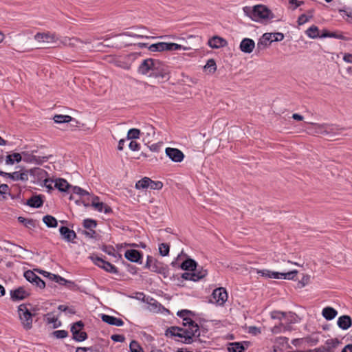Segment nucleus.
Segmentation results:
<instances>
[{"instance_id": "nucleus-40", "label": "nucleus", "mask_w": 352, "mask_h": 352, "mask_svg": "<svg viewBox=\"0 0 352 352\" xmlns=\"http://www.w3.org/2000/svg\"><path fill=\"white\" fill-rule=\"evenodd\" d=\"M23 276L25 279L31 283H34L35 280H38V276L32 270L25 271Z\"/></svg>"}, {"instance_id": "nucleus-8", "label": "nucleus", "mask_w": 352, "mask_h": 352, "mask_svg": "<svg viewBox=\"0 0 352 352\" xmlns=\"http://www.w3.org/2000/svg\"><path fill=\"white\" fill-rule=\"evenodd\" d=\"M211 302L213 300L219 305H223L228 299V294L225 288L219 287L214 289L212 294Z\"/></svg>"}, {"instance_id": "nucleus-22", "label": "nucleus", "mask_w": 352, "mask_h": 352, "mask_svg": "<svg viewBox=\"0 0 352 352\" xmlns=\"http://www.w3.org/2000/svg\"><path fill=\"white\" fill-rule=\"evenodd\" d=\"M54 188H57L60 192H66L72 186L69 184L66 179L63 178H58L54 180Z\"/></svg>"}, {"instance_id": "nucleus-2", "label": "nucleus", "mask_w": 352, "mask_h": 352, "mask_svg": "<svg viewBox=\"0 0 352 352\" xmlns=\"http://www.w3.org/2000/svg\"><path fill=\"white\" fill-rule=\"evenodd\" d=\"M243 11L247 16L256 22H263L274 18L272 11L263 5H256L253 8L244 7Z\"/></svg>"}, {"instance_id": "nucleus-53", "label": "nucleus", "mask_w": 352, "mask_h": 352, "mask_svg": "<svg viewBox=\"0 0 352 352\" xmlns=\"http://www.w3.org/2000/svg\"><path fill=\"white\" fill-rule=\"evenodd\" d=\"M286 316V313L280 311H274L271 313V317L273 319L283 320Z\"/></svg>"}, {"instance_id": "nucleus-5", "label": "nucleus", "mask_w": 352, "mask_h": 352, "mask_svg": "<svg viewBox=\"0 0 352 352\" xmlns=\"http://www.w3.org/2000/svg\"><path fill=\"white\" fill-rule=\"evenodd\" d=\"M311 126L307 129L309 131V133L313 135H327L330 137L332 136V134H336V130L337 129L332 125H327V124H319L316 123H310Z\"/></svg>"}, {"instance_id": "nucleus-33", "label": "nucleus", "mask_w": 352, "mask_h": 352, "mask_svg": "<svg viewBox=\"0 0 352 352\" xmlns=\"http://www.w3.org/2000/svg\"><path fill=\"white\" fill-rule=\"evenodd\" d=\"M306 34L311 38H316L320 37L318 28L316 25H311L306 30Z\"/></svg>"}, {"instance_id": "nucleus-14", "label": "nucleus", "mask_w": 352, "mask_h": 352, "mask_svg": "<svg viewBox=\"0 0 352 352\" xmlns=\"http://www.w3.org/2000/svg\"><path fill=\"white\" fill-rule=\"evenodd\" d=\"M270 37L271 35L270 34V33H265L259 38L256 45V50L258 52L265 50L272 43V40L271 39Z\"/></svg>"}, {"instance_id": "nucleus-20", "label": "nucleus", "mask_w": 352, "mask_h": 352, "mask_svg": "<svg viewBox=\"0 0 352 352\" xmlns=\"http://www.w3.org/2000/svg\"><path fill=\"white\" fill-rule=\"evenodd\" d=\"M337 324L340 329L346 330L352 326V319L348 315H343L338 318Z\"/></svg>"}, {"instance_id": "nucleus-48", "label": "nucleus", "mask_w": 352, "mask_h": 352, "mask_svg": "<svg viewBox=\"0 0 352 352\" xmlns=\"http://www.w3.org/2000/svg\"><path fill=\"white\" fill-rule=\"evenodd\" d=\"M180 50H186V47L175 43H167V51H176Z\"/></svg>"}, {"instance_id": "nucleus-49", "label": "nucleus", "mask_w": 352, "mask_h": 352, "mask_svg": "<svg viewBox=\"0 0 352 352\" xmlns=\"http://www.w3.org/2000/svg\"><path fill=\"white\" fill-rule=\"evenodd\" d=\"M298 271L294 270L288 272H281V278L283 279L293 280L296 275L297 274Z\"/></svg>"}, {"instance_id": "nucleus-55", "label": "nucleus", "mask_w": 352, "mask_h": 352, "mask_svg": "<svg viewBox=\"0 0 352 352\" xmlns=\"http://www.w3.org/2000/svg\"><path fill=\"white\" fill-rule=\"evenodd\" d=\"M129 143L128 144V146L131 151H138L140 148V144H139L136 140H129Z\"/></svg>"}, {"instance_id": "nucleus-29", "label": "nucleus", "mask_w": 352, "mask_h": 352, "mask_svg": "<svg viewBox=\"0 0 352 352\" xmlns=\"http://www.w3.org/2000/svg\"><path fill=\"white\" fill-rule=\"evenodd\" d=\"M148 50L153 52L167 51V43L159 42L152 44L148 47Z\"/></svg>"}, {"instance_id": "nucleus-46", "label": "nucleus", "mask_w": 352, "mask_h": 352, "mask_svg": "<svg viewBox=\"0 0 352 352\" xmlns=\"http://www.w3.org/2000/svg\"><path fill=\"white\" fill-rule=\"evenodd\" d=\"M129 349L131 352H144L142 346L135 340H132L131 342L129 344Z\"/></svg>"}, {"instance_id": "nucleus-24", "label": "nucleus", "mask_w": 352, "mask_h": 352, "mask_svg": "<svg viewBox=\"0 0 352 352\" xmlns=\"http://www.w3.org/2000/svg\"><path fill=\"white\" fill-rule=\"evenodd\" d=\"M197 263L192 258L188 257L184 261L181 265L180 268L185 271H192L196 269Z\"/></svg>"}, {"instance_id": "nucleus-27", "label": "nucleus", "mask_w": 352, "mask_h": 352, "mask_svg": "<svg viewBox=\"0 0 352 352\" xmlns=\"http://www.w3.org/2000/svg\"><path fill=\"white\" fill-rule=\"evenodd\" d=\"M64 45L71 46V47H78L80 44H82L83 42L80 41L78 38H69L65 37L61 41Z\"/></svg>"}, {"instance_id": "nucleus-37", "label": "nucleus", "mask_w": 352, "mask_h": 352, "mask_svg": "<svg viewBox=\"0 0 352 352\" xmlns=\"http://www.w3.org/2000/svg\"><path fill=\"white\" fill-rule=\"evenodd\" d=\"M52 276L51 280L55 281L56 283H58V284H60L61 285H65L67 283H69V284H71V285H74V282L73 281L66 280L65 278L60 276L59 275H56V274H53Z\"/></svg>"}, {"instance_id": "nucleus-11", "label": "nucleus", "mask_w": 352, "mask_h": 352, "mask_svg": "<svg viewBox=\"0 0 352 352\" xmlns=\"http://www.w3.org/2000/svg\"><path fill=\"white\" fill-rule=\"evenodd\" d=\"M250 344L248 341L230 342L227 349L229 352H245Z\"/></svg>"}, {"instance_id": "nucleus-17", "label": "nucleus", "mask_w": 352, "mask_h": 352, "mask_svg": "<svg viewBox=\"0 0 352 352\" xmlns=\"http://www.w3.org/2000/svg\"><path fill=\"white\" fill-rule=\"evenodd\" d=\"M254 41L252 39L248 38H243L241 41L239 46V48L241 50V52L247 54L251 53L254 49Z\"/></svg>"}, {"instance_id": "nucleus-39", "label": "nucleus", "mask_w": 352, "mask_h": 352, "mask_svg": "<svg viewBox=\"0 0 352 352\" xmlns=\"http://www.w3.org/2000/svg\"><path fill=\"white\" fill-rule=\"evenodd\" d=\"M308 12L310 14L309 15L302 14L300 16H299V17L298 19V24L299 25H302L306 23L313 17L312 10H309Z\"/></svg>"}, {"instance_id": "nucleus-3", "label": "nucleus", "mask_w": 352, "mask_h": 352, "mask_svg": "<svg viewBox=\"0 0 352 352\" xmlns=\"http://www.w3.org/2000/svg\"><path fill=\"white\" fill-rule=\"evenodd\" d=\"M145 268L149 269L153 272L162 274L164 278L169 275V270L167 265H164L162 262L158 261L151 256H147Z\"/></svg>"}, {"instance_id": "nucleus-25", "label": "nucleus", "mask_w": 352, "mask_h": 352, "mask_svg": "<svg viewBox=\"0 0 352 352\" xmlns=\"http://www.w3.org/2000/svg\"><path fill=\"white\" fill-rule=\"evenodd\" d=\"M342 344V342L337 338L328 339L325 342L327 352H335L336 349Z\"/></svg>"}, {"instance_id": "nucleus-38", "label": "nucleus", "mask_w": 352, "mask_h": 352, "mask_svg": "<svg viewBox=\"0 0 352 352\" xmlns=\"http://www.w3.org/2000/svg\"><path fill=\"white\" fill-rule=\"evenodd\" d=\"M102 269L111 274H118L119 273L118 268L108 261L104 263V265H102Z\"/></svg>"}, {"instance_id": "nucleus-60", "label": "nucleus", "mask_w": 352, "mask_h": 352, "mask_svg": "<svg viewBox=\"0 0 352 352\" xmlns=\"http://www.w3.org/2000/svg\"><path fill=\"white\" fill-rule=\"evenodd\" d=\"M52 183H54V179L50 178H47L43 180V186L47 188L48 192H51L54 188V186H52Z\"/></svg>"}, {"instance_id": "nucleus-9", "label": "nucleus", "mask_w": 352, "mask_h": 352, "mask_svg": "<svg viewBox=\"0 0 352 352\" xmlns=\"http://www.w3.org/2000/svg\"><path fill=\"white\" fill-rule=\"evenodd\" d=\"M155 69V61L152 58L144 60L138 67V72L142 75H146L149 72Z\"/></svg>"}, {"instance_id": "nucleus-23", "label": "nucleus", "mask_w": 352, "mask_h": 352, "mask_svg": "<svg viewBox=\"0 0 352 352\" xmlns=\"http://www.w3.org/2000/svg\"><path fill=\"white\" fill-rule=\"evenodd\" d=\"M192 273L195 274V281H198L205 278L208 274V270L202 266L198 265V264H197L196 269L192 270Z\"/></svg>"}, {"instance_id": "nucleus-6", "label": "nucleus", "mask_w": 352, "mask_h": 352, "mask_svg": "<svg viewBox=\"0 0 352 352\" xmlns=\"http://www.w3.org/2000/svg\"><path fill=\"white\" fill-rule=\"evenodd\" d=\"M85 324L82 321L79 320L74 322L71 327L73 339L77 342H82L87 338V334L82 331Z\"/></svg>"}, {"instance_id": "nucleus-51", "label": "nucleus", "mask_w": 352, "mask_h": 352, "mask_svg": "<svg viewBox=\"0 0 352 352\" xmlns=\"http://www.w3.org/2000/svg\"><path fill=\"white\" fill-rule=\"evenodd\" d=\"M162 146L163 142H159L157 143L153 144L151 146H149V149L153 153H159L161 151Z\"/></svg>"}, {"instance_id": "nucleus-47", "label": "nucleus", "mask_w": 352, "mask_h": 352, "mask_svg": "<svg viewBox=\"0 0 352 352\" xmlns=\"http://www.w3.org/2000/svg\"><path fill=\"white\" fill-rule=\"evenodd\" d=\"M320 37L326 38V37H331V38H336L338 39H344V36L340 33H336V32H329L327 31H325L320 36Z\"/></svg>"}, {"instance_id": "nucleus-1", "label": "nucleus", "mask_w": 352, "mask_h": 352, "mask_svg": "<svg viewBox=\"0 0 352 352\" xmlns=\"http://www.w3.org/2000/svg\"><path fill=\"white\" fill-rule=\"evenodd\" d=\"M182 328L177 326H171L165 331L166 337H178L181 338V342L184 344H192L194 341L200 340L199 326L190 318L184 317Z\"/></svg>"}, {"instance_id": "nucleus-4", "label": "nucleus", "mask_w": 352, "mask_h": 352, "mask_svg": "<svg viewBox=\"0 0 352 352\" xmlns=\"http://www.w3.org/2000/svg\"><path fill=\"white\" fill-rule=\"evenodd\" d=\"M18 312L24 329L26 330L32 329V318L35 316V314L31 313V311L27 308L25 304H21L18 307Z\"/></svg>"}, {"instance_id": "nucleus-36", "label": "nucleus", "mask_w": 352, "mask_h": 352, "mask_svg": "<svg viewBox=\"0 0 352 352\" xmlns=\"http://www.w3.org/2000/svg\"><path fill=\"white\" fill-rule=\"evenodd\" d=\"M150 182L151 179L149 177H144L135 184V188L137 189H144L149 188Z\"/></svg>"}, {"instance_id": "nucleus-18", "label": "nucleus", "mask_w": 352, "mask_h": 352, "mask_svg": "<svg viewBox=\"0 0 352 352\" xmlns=\"http://www.w3.org/2000/svg\"><path fill=\"white\" fill-rule=\"evenodd\" d=\"M101 319L104 322H106L110 325L121 327L124 324V321L121 318H116L113 316L102 314Z\"/></svg>"}, {"instance_id": "nucleus-35", "label": "nucleus", "mask_w": 352, "mask_h": 352, "mask_svg": "<svg viewBox=\"0 0 352 352\" xmlns=\"http://www.w3.org/2000/svg\"><path fill=\"white\" fill-rule=\"evenodd\" d=\"M54 120L56 123H68L72 120V118L67 115H55L54 116Z\"/></svg>"}, {"instance_id": "nucleus-32", "label": "nucleus", "mask_w": 352, "mask_h": 352, "mask_svg": "<svg viewBox=\"0 0 352 352\" xmlns=\"http://www.w3.org/2000/svg\"><path fill=\"white\" fill-rule=\"evenodd\" d=\"M141 132L138 129L133 128L128 131L126 138L129 140H135L140 138Z\"/></svg>"}, {"instance_id": "nucleus-57", "label": "nucleus", "mask_w": 352, "mask_h": 352, "mask_svg": "<svg viewBox=\"0 0 352 352\" xmlns=\"http://www.w3.org/2000/svg\"><path fill=\"white\" fill-rule=\"evenodd\" d=\"M271 39L274 41H281L284 38V34L281 32L270 33Z\"/></svg>"}, {"instance_id": "nucleus-63", "label": "nucleus", "mask_w": 352, "mask_h": 352, "mask_svg": "<svg viewBox=\"0 0 352 352\" xmlns=\"http://www.w3.org/2000/svg\"><path fill=\"white\" fill-rule=\"evenodd\" d=\"M165 154L169 155V154H175V155H182L184 154L180 150L177 148H166L165 149Z\"/></svg>"}, {"instance_id": "nucleus-31", "label": "nucleus", "mask_w": 352, "mask_h": 352, "mask_svg": "<svg viewBox=\"0 0 352 352\" xmlns=\"http://www.w3.org/2000/svg\"><path fill=\"white\" fill-rule=\"evenodd\" d=\"M43 221L48 228H56L58 226L57 220L52 215H45L43 218Z\"/></svg>"}, {"instance_id": "nucleus-26", "label": "nucleus", "mask_w": 352, "mask_h": 352, "mask_svg": "<svg viewBox=\"0 0 352 352\" xmlns=\"http://www.w3.org/2000/svg\"><path fill=\"white\" fill-rule=\"evenodd\" d=\"M338 311L333 307H327L322 309V315L327 320H331L336 318Z\"/></svg>"}, {"instance_id": "nucleus-15", "label": "nucleus", "mask_w": 352, "mask_h": 352, "mask_svg": "<svg viewBox=\"0 0 352 352\" xmlns=\"http://www.w3.org/2000/svg\"><path fill=\"white\" fill-rule=\"evenodd\" d=\"M59 232L63 239L67 242H74V240L77 237L76 232L65 226H61L59 228Z\"/></svg>"}, {"instance_id": "nucleus-62", "label": "nucleus", "mask_w": 352, "mask_h": 352, "mask_svg": "<svg viewBox=\"0 0 352 352\" xmlns=\"http://www.w3.org/2000/svg\"><path fill=\"white\" fill-rule=\"evenodd\" d=\"M82 234L89 238L96 239L97 236V233L94 229H90L87 230H82Z\"/></svg>"}, {"instance_id": "nucleus-19", "label": "nucleus", "mask_w": 352, "mask_h": 352, "mask_svg": "<svg viewBox=\"0 0 352 352\" xmlns=\"http://www.w3.org/2000/svg\"><path fill=\"white\" fill-rule=\"evenodd\" d=\"M95 200H99V197L97 196L94 197L91 204V206L94 207L96 210L98 212L104 211L105 214L112 212V209L110 206L105 205L102 202H95Z\"/></svg>"}, {"instance_id": "nucleus-12", "label": "nucleus", "mask_w": 352, "mask_h": 352, "mask_svg": "<svg viewBox=\"0 0 352 352\" xmlns=\"http://www.w3.org/2000/svg\"><path fill=\"white\" fill-rule=\"evenodd\" d=\"M23 287H19L16 289L10 291V298L12 301H19L25 299L30 296Z\"/></svg>"}, {"instance_id": "nucleus-58", "label": "nucleus", "mask_w": 352, "mask_h": 352, "mask_svg": "<svg viewBox=\"0 0 352 352\" xmlns=\"http://www.w3.org/2000/svg\"><path fill=\"white\" fill-rule=\"evenodd\" d=\"M72 192L80 196L88 195L89 192L79 186H72Z\"/></svg>"}, {"instance_id": "nucleus-61", "label": "nucleus", "mask_w": 352, "mask_h": 352, "mask_svg": "<svg viewBox=\"0 0 352 352\" xmlns=\"http://www.w3.org/2000/svg\"><path fill=\"white\" fill-rule=\"evenodd\" d=\"M101 250L109 255H114L115 249L111 245H103Z\"/></svg>"}, {"instance_id": "nucleus-13", "label": "nucleus", "mask_w": 352, "mask_h": 352, "mask_svg": "<svg viewBox=\"0 0 352 352\" xmlns=\"http://www.w3.org/2000/svg\"><path fill=\"white\" fill-rule=\"evenodd\" d=\"M44 198L45 196L43 195H35L28 199L25 204L31 208H38L43 206Z\"/></svg>"}, {"instance_id": "nucleus-64", "label": "nucleus", "mask_w": 352, "mask_h": 352, "mask_svg": "<svg viewBox=\"0 0 352 352\" xmlns=\"http://www.w3.org/2000/svg\"><path fill=\"white\" fill-rule=\"evenodd\" d=\"M21 170L22 171L20 173L19 175V179L21 181L26 182L28 180V173L26 171V169L24 167H21Z\"/></svg>"}, {"instance_id": "nucleus-44", "label": "nucleus", "mask_w": 352, "mask_h": 352, "mask_svg": "<svg viewBox=\"0 0 352 352\" xmlns=\"http://www.w3.org/2000/svg\"><path fill=\"white\" fill-rule=\"evenodd\" d=\"M18 221L19 223L24 224V226L27 228L35 226V221L32 219H25L23 217H19Z\"/></svg>"}, {"instance_id": "nucleus-41", "label": "nucleus", "mask_w": 352, "mask_h": 352, "mask_svg": "<svg viewBox=\"0 0 352 352\" xmlns=\"http://www.w3.org/2000/svg\"><path fill=\"white\" fill-rule=\"evenodd\" d=\"M89 258L93 261V263L98 266L99 267L102 269V265H104V263H106V261H104L102 258L99 257L97 255H91L89 256Z\"/></svg>"}, {"instance_id": "nucleus-30", "label": "nucleus", "mask_w": 352, "mask_h": 352, "mask_svg": "<svg viewBox=\"0 0 352 352\" xmlns=\"http://www.w3.org/2000/svg\"><path fill=\"white\" fill-rule=\"evenodd\" d=\"M45 320L48 324H53V328L56 329L61 325V322L58 318L52 316V313H48L45 316Z\"/></svg>"}, {"instance_id": "nucleus-43", "label": "nucleus", "mask_w": 352, "mask_h": 352, "mask_svg": "<svg viewBox=\"0 0 352 352\" xmlns=\"http://www.w3.org/2000/svg\"><path fill=\"white\" fill-rule=\"evenodd\" d=\"M76 352H100V347L98 345L90 347H78Z\"/></svg>"}, {"instance_id": "nucleus-21", "label": "nucleus", "mask_w": 352, "mask_h": 352, "mask_svg": "<svg viewBox=\"0 0 352 352\" xmlns=\"http://www.w3.org/2000/svg\"><path fill=\"white\" fill-rule=\"evenodd\" d=\"M50 155H43L42 157L38 156L36 157V155H25L23 160L27 163H35L41 165L44 162L47 161Z\"/></svg>"}, {"instance_id": "nucleus-42", "label": "nucleus", "mask_w": 352, "mask_h": 352, "mask_svg": "<svg viewBox=\"0 0 352 352\" xmlns=\"http://www.w3.org/2000/svg\"><path fill=\"white\" fill-rule=\"evenodd\" d=\"M82 225L85 228L90 230L97 226V221L91 219H85L83 220Z\"/></svg>"}, {"instance_id": "nucleus-45", "label": "nucleus", "mask_w": 352, "mask_h": 352, "mask_svg": "<svg viewBox=\"0 0 352 352\" xmlns=\"http://www.w3.org/2000/svg\"><path fill=\"white\" fill-rule=\"evenodd\" d=\"M170 245L168 243H162L159 245V252L161 256H165L168 255Z\"/></svg>"}, {"instance_id": "nucleus-52", "label": "nucleus", "mask_w": 352, "mask_h": 352, "mask_svg": "<svg viewBox=\"0 0 352 352\" xmlns=\"http://www.w3.org/2000/svg\"><path fill=\"white\" fill-rule=\"evenodd\" d=\"M163 187V183L160 181H153L151 179L149 188L152 190H160Z\"/></svg>"}, {"instance_id": "nucleus-50", "label": "nucleus", "mask_w": 352, "mask_h": 352, "mask_svg": "<svg viewBox=\"0 0 352 352\" xmlns=\"http://www.w3.org/2000/svg\"><path fill=\"white\" fill-rule=\"evenodd\" d=\"M296 317V314L289 312L288 315L286 314V316L283 319L285 320V324H293L297 322Z\"/></svg>"}, {"instance_id": "nucleus-54", "label": "nucleus", "mask_w": 352, "mask_h": 352, "mask_svg": "<svg viewBox=\"0 0 352 352\" xmlns=\"http://www.w3.org/2000/svg\"><path fill=\"white\" fill-rule=\"evenodd\" d=\"M52 334L55 338H56L58 339H60V338H65L67 337L68 332L65 330H57V331H54L52 333Z\"/></svg>"}, {"instance_id": "nucleus-28", "label": "nucleus", "mask_w": 352, "mask_h": 352, "mask_svg": "<svg viewBox=\"0 0 352 352\" xmlns=\"http://www.w3.org/2000/svg\"><path fill=\"white\" fill-rule=\"evenodd\" d=\"M258 274H261V276H262L270 278L279 279L281 278V276H280L281 272H272L268 270H259V271H258Z\"/></svg>"}, {"instance_id": "nucleus-34", "label": "nucleus", "mask_w": 352, "mask_h": 352, "mask_svg": "<svg viewBox=\"0 0 352 352\" xmlns=\"http://www.w3.org/2000/svg\"><path fill=\"white\" fill-rule=\"evenodd\" d=\"M204 69L209 74H212L217 70V65L214 59H209L204 66Z\"/></svg>"}, {"instance_id": "nucleus-56", "label": "nucleus", "mask_w": 352, "mask_h": 352, "mask_svg": "<svg viewBox=\"0 0 352 352\" xmlns=\"http://www.w3.org/2000/svg\"><path fill=\"white\" fill-rule=\"evenodd\" d=\"M310 276L308 274L303 275L302 279L298 283V287L302 288L309 283Z\"/></svg>"}, {"instance_id": "nucleus-7", "label": "nucleus", "mask_w": 352, "mask_h": 352, "mask_svg": "<svg viewBox=\"0 0 352 352\" xmlns=\"http://www.w3.org/2000/svg\"><path fill=\"white\" fill-rule=\"evenodd\" d=\"M34 38L38 43L48 44L56 43L58 40L57 35L50 32H38L34 35Z\"/></svg>"}, {"instance_id": "nucleus-10", "label": "nucleus", "mask_w": 352, "mask_h": 352, "mask_svg": "<svg viewBox=\"0 0 352 352\" xmlns=\"http://www.w3.org/2000/svg\"><path fill=\"white\" fill-rule=\"evenodd\" d=\"M125 258L133 263L141 264L142 263L143 254L137 250H127L124 253Z\"/></svg>"}, {"instance_id": "nucleus-59", "label": "nucleus", "mask_w": 352, "mask_h": 352, "mask_svg": "<svg viewBox=\"0 0 352 352\" xmlns=\"http://www.w3.org/2000/svg\"><path fill=\"white\" fill-rule=\"evenodd\" d=\"M304 342L309 344L310 346H314L318 344L319 339L318 337H311V336H307L306 338H304Z\"/></svg>"}, {"instance_id": "nucleus-16", "label": "nucleus", "mask_w": 352, "mask_h": 352, "mask_svg": "<svg viewBox=\"0 0 352 352\" xmlns=\"http://www.w3.org/2000/svg\"><path fill=\"white\" fill-rule=\"evenodd\" d=\"M228 42L226 39L222 37L214 36L210 38L208 42V45L213 49H218L226 46Z\"/></svg>"}]
</instances>
